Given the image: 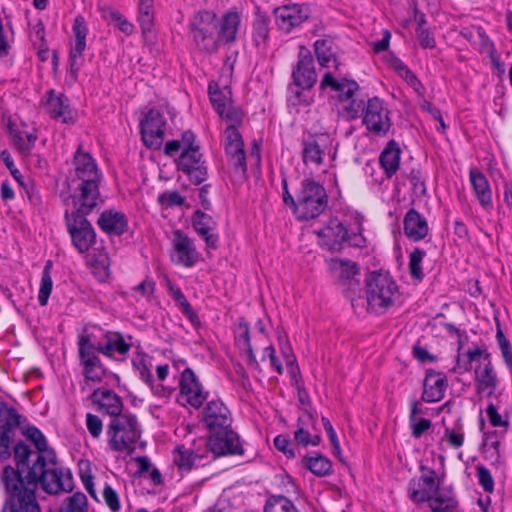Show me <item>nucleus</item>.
Returning a JSON list of instances; mask_svg holds the SVG:
<instances>
[{
	"label": "nucleus",
	"instance_id": "obj_1",
	"mask_svg": "<svg viewBox=\"0 0 512 512\" xmlns=\"http://www.w3.org/2000/svg\"><path fill=\"white\" fill-rule=\"evenodd\" d=\"M74 173L67 178L59 197L65 206L70 201H98L103 202L100 194L102 173L94 158L84 152L82 145L78 146L73 157Z\"/></svg>",
	"mask_w": 512,
	"mask_h": 512
},
{
	"label": "nucleus",
	"instance_id": "obj_2",
	"mask_svg": "<svg viewBox=\"0 0 512 512\" xmlns=\"http://www.w3.org/2000/svg\"><path fill=\"white\" fill-rule=\"evenodd\" d=\"M421 475L412 478L408 484V497L415 504L429 503L430 512H454L458 501L452 489L440 490V482L436 478V471L420 465Z\"/></svg>",
	"mask_w": 512,
	"mask_h": 512
},
{
	"label": "nucleus",
	"instance_id": "obj_3",
	"mask_svg": "<svg viewBox=\"0 0 512 512\" xmlns=\"http://www.w3.org/2000/svg\"><path fill=\"white\" fill-rule=\"evenodd\" d=\"M73 210L66 209L64 221L72 246L81 254L88 252L96 243V232L87 216L103 202L70 201Z\"/></svg>",
	"mask_w": 512,
	"mask_h": 512
},
{
	"label": "nucleus",
	"instance_id": "obj_4",
	"mask_svg": "<svg viewBox=\"0 0 512 512\" xmlns=\"http://www.w3.org/2000/svg\"><path fill=\"white\" fill-rule=\"evenodd\" d=\"M319 90L321 92L337 93L338 101L342 104L340 114L347 120H355L364 110V99L359 95L358 83L347 77H339L335 72L327 71L323 74Z\"/></svg>",
	"mask_w": 512,
	"mask_h": 512
},
{
	"label": "nucleus",
	"instance_id": "obj_5",
	"mask_svg": "<svg viewBox=\"0 0 512 512\" xmlns=\"http://www.w3.org/2000/svg\"><path fill=\"white\" fill-rule=\"evenodd\" d=\"M57 459L54 463L43 460L39 456L33 460L32 467L26 476L34 474V484L36 489L40 485L42 490L50 495H57L62 492H70L73 489V477L69 469L57 466Z\"/></svg>",
	"mask_w": 512,
	"mask_h": 512
},
{
	"label": "nucleus",
	"instance_id": "obj_6",
	"mask_svg": "<svg viewBox=\"0 0 512 512\" xmlns=\"http://www.w3.org/2000/svg\"><path fill=\"white\" fill-rule=\"evenodd\" d=\"M296 217L308 221L320 216L328 207V195L324 186L312 178L301 180L296 191Z\"/></svg>",
	"mask_w": 512,
	"mask_h": 512
},
{
	"label": "nucleus",
	"instance_id": "obj_7",
	"mask_svg": "<svg viewBox=\"0 0 512 512\" xmlns=\"http://www.w3.org/2000/svg\"><path fill=\"white\" fill-rule=\"evenodd\" d=\"M398 286L388 273L372 272L366 279V303L371 311L382 314L394 304Z\"/></svg>",
	"mask_w": 512,
	"mask_h": 512
},
{
	"label": "nucleus",
	"instance_id": "obj_8",
	"mask_svg": "<svg viewBox=\"0 0 512 512\" xmlns=\"http://www.w3.org/2000/svg\"><path fill=\"white\" fill-rule=\"evenodd\" d=\"M108 445L112 451H127L132 454L135 451V444L141 437L140 425L136 415L124 413L112 418L108 427Z\"/></svg>",
	"mask_w": 512,
	"mask_h": 512
},
{
	"label": "nucleus",
	"instance_id": "obj_9",
	"mask_svg": "<svg viewBox=\"0 0 512 512\" xmlns=\"http://www.w3.org/2000/svg\"><path fill=\"white\" fill-rule=\"evenodd\" d=\"M219 26V18L209 10H200L189 19V34L195 47L206 54L218 51L216 31Z\"/></svg>",
	"mask_w": 512,
	"mask_h": 512
},
{
	"label": "nucleus",
	"instance_id": "obj_10",
	"mask_svg": "<svg viewBox=\"0 0 512 512\" xmlns=\"http://www.w3.org/2000/svg\"><path fill=\"white\" fill-rule=\"evenodd\" d=\"M31 479H34V474L30 473L21 484L1 481L7 494L2 512H41L36 498V486Z\"/></svg>",
	"mask_w": 512,
	"mask_h": 512
},
{
	"label": "nucleus",
	"instance_id": "obj_11",
	"mask_svg": "<svg viewBox=\"0 0 512 512\" xmlns=\"http://www.w3.org/2000/svg\"><path fill=\"white\" fill-rule=\"evenodd\" d=\"M77 345L82 375L87 383L100 384L108 376H112L117 381L120 380L117 374L104 366L88 335H79Z\"/></svg>",
	"mask_w": 512,
	"mask_h": 512
},
{
	"label": "nucleus",
	"instance_id": "obj_12",
	"mask_svg": "<svg viewBox=\"0 0 512 512\" xmlns=\"http://www.w3.org/2000/svg\"><path fill=\"white\" fill-rule=\"evenodd\" d=\"M331 270L337 278V283L343 288L345 296L350 300L354 311H357L359 306L364 307V298L360 295V281L356 278L360 274L358 264L349 259L333 258Z\"/></svg>",
	"mask_w": 512,
	"mask_h": 512
},
{
	"label": "nucleus",
	"instance_id": "obj_13",
	"mask_svg": "<svg viewBox=\"0 0 512 512\" xmlns=\"http://www.w3.org/2000/svg\"><path fill=\"white\" fill-rule=\"evenodd\" d=\"M209 437L204 440L203 450L209 459L208 462L227 455H243L244 449L240 442L239 435L232 430L215 429L209 431Z\"/></svg>",
	"mask_w": 512,
	"mask_h": 512
},
{
	"label": "nucleus",
	"instance_id": "obj_14",
	"mask_svg": "<svg viewBox=\"0 0 512 512\" xmlns=\"http://www.w3.org/2000/svg\"><path fill=\"white\" fill-rule=\"evenodd\" d=\"M24 421L26 418L16 408L0 401V459L2 461L11 458V445L15 431Z\"/></svg>",
	"mask_w": 512,
	"mask_h": 512
},
{
	"label": "nucleus",
	"instance_id": "obj_15",
	"mask_svg": "<svg viewBox=\"0 0 512 512\" xmlns=\"http://www.w3.org/2000/svg\"><path fill=\"white\" fill-rule=\"evenodd\" d=\"M11 457H13L15 467L6 465L0 474V480L21 484L23 481H26V474H28L32 467L35 451L24 441L19 440L11 449Z\"/></svg>",
	"mask_w": 512,
	"mask_h": 512
},
{
	"label": "nucleus",
	"instance_id": "obj_16",
	"mask_svg": "<svg viewBox=\"0 0 512 512\" xmlns=\"http://www.w3.org/2000/svg\"><path fill=\"white\" fill-rule=\"evenodd\" d=\"M361 114H363V124L373 134L383 137L390 130L392 123L389 111L378 97L368 99L367 103L364 102V110L360 112Z\"/></svg>",
	"mask_w": 512,
	"mask_h": 512
},
{
	"label": "nucleus",
	"instance_id": "obj_17",
	"mask_svg": "<svg viewBox=\"0 0 512 512\" xmlns=\"http://www.w3.org/2000/svg\"><path fill=\"white\" fill-rule=\"evenodd\" d=\"M176 166L194 185H200L208 177L207 165L200 148L182 149Z\"/></svg>",
	"mask_w": 512,
	"mask_h": 512
},
{
	"label": "nucleus",
	"instance_id": "obj_18",
	"mask_svg": "<svg viewBox=\"0 0 512 512\" xmlns=\"http://www.w3.org/2000/svg\"><path fill=\"white\" fill-rule=\"evenodd\" d=\"M166 119L164 114L151 108L140 121L141 138L146 147L158 149L161 147L165 137Z\"/></svg>",
	"mask_w": 512,
	"mask_h": 512
},
{
	"label": "nucleus",
	"instance_id": "obj_19",
	"mask_svg": "<svg viewBox=\"0 0 512 512\" xmlns=\"http://www.w3.org/2000/svg\"><path fill=\"white\" fill-rule=\"evenodd\" d=\"M291 79L292 83L304 88H313L317 83V73L312 53L303 45L299 47L297 62L292 68Z\"/></svg>",
	"mask_w": 512,
	"mask_h": 512
},
{
	"label": "nucleus",
	"instance_id": "obj_20",
	"mask_svg": "<svg viewBox=\"0 0 512 512\" xmlns=\"http://www.w3.org/2000/svg\"><path fill=\"white\" fill-rule=\"evenodd\" d=\"M82 335H88L94 350L109 358H112L115 353L125 358L131 349V344L127 343L122 334L116 331H105L100 339H97L93 333H83Z\"/></svg>",
	"mask_w": 512,
	"mask_h": 512
},
{
	"label": "nucleus",
	"instance_id": "obj_21",
	"mask_svg": "<svg viewBox=\"0 0 512 512\" xmlns=\"http://www.w3.org/2000/svg\"><path fill=\"white\" fill-rule=\"evenodd\" d=\"M180 398L195 409H199L207 400L209 392L205 391L191 368H185L179 381Z\"/></svg>",
	"mask_w": 512,
	"mask_h": 512
},
{
	"label": "nucleus",
	"instance_id": "obj_22",
	"mask_svg": "<svg viewBox=\"0 0 512 512\" xmlns=\"http://www.w3.org/2000/svg\"><path fill=\"white\" fill-rule=\"evenodd\" d=\"M274 15L276 25L285 33L292 32L309 18L308 8L299 4L277 7L274 10Z\"/></svg>",
	"mask_w": 512,
	"mask_h": 512
},
{
	"label": "nucleus",
	"instance_id": "obj_23",
	"mask_svg": "<svg viewBox=\"0 0 512 512\" xmlns=\"http://www.w3.org/2000/svg\"><path fill=\"white\" fill-rule=\"evenodd\" d=\"M202 414V421L209 431L227 429L231 426V413L221 400L208 401Z\"/></svg>",
	"mask_w": 512,
	"mask_h": 512
},
{
	"label": "nucleus",
	"instance_id": "obj_24",
	"mask_svg": "<svg viewBox=\"0 0 512 512\" xmlns=\"http://www.w3.org/2000/svg\"><path fill=\"white\" fill-rule=\"evenodd\" d=\"M172 241L176 262L184 267H192L200 260V253L197 251L193 241L181 230H175Z\"/></svg>",
	"mask_w": 512,
	"mask_h": 512
},
{
	"label": "nucleus",
	"instance_id": "obj_25",
	"mask_svg": "<svg viewBox=\"0 0 512 512\" xmlns=\"http://www.w3.org/2000/svg\"><path fill=\"white\" fill-rule=\"evenodd\" d=\"M46 95L45 108L52 119L61 120L68 124L75 122V114L70 107L67 96L62 93L57 95L54 89L47 91Z\"/></svg>",
	"mask_w": 512,
	"mask_h": 512
},
{
	"label": "nucleus",
	"instance_id": "obj_26",
	"mask_svg": "<svg viewBox=\"0 0 512 512\" xmlns=\"http://www.w3.org/2000/svg\"><path fill=\"white\" fill-rule=\"evenodd\" d=\"M319 236L324 239L325 245L332 252L340 251L344 243L350 242L348 229L338 218L330 219L319 232Z\"/></svg>",
	"mask_w": 512,
	"mask_h": 512
},
{
	"label": "nucleus",
	"instance_id": "obj_27",
	"mask_svg": "<svg viewBox=\"0 0 512 512\" xmlns=\"http://www.w3.org/2000/svg\"><path fill=\"white\" fill-rule=\"evenodd\" d=\"M241 25V15L236 10H229L219 18V26L216 31L218 49L220 46L229 45L236 41Z\"/></svg>",
	"mask_w": 512,
	"mask_h": 512
},
{
	"label": "nucleus",
	"instance_id": "obj_28",
	"mask_svg": "<svg viewBox=\"0 0 512 512\" xmlns=\"http://www.w3.org/2000/svg\"><path fill=\"white\" fill-rule=\"evenodd\" d=\"M93 404H97L99 410L105 411L112 418L123 415V403L121 398L112 390L97 388L89 396Z\"/></svg>",
	"mask_w": 512,
	"mask_h": 512
},
{
	"label": "nucleus",
	"instance_id": "obj_29",
	"mask_svg": "<svg viewBox=\"0 0 512 512\" xmlns=\"http://www.w3.org/2000/svg\"><path fill=\"white\" fill-rule=\"evenodd\" d=\"M97 225L108 236H121L129 228L126 215L113 209L103 211L97 220Z\"/></svg>",
	"mask_w": 512,
	"mask_h": 512
},
{
	"label": "nucleus",
	"instance_id": "obj_30",
	"mask_svg": "<svg viewBox=\"0 0 512 512\" xmlns=\"http://www.w3.org/2000/svg\"><path fill=\"white\" fill-rule=\"evenodd\" d=\"M475 391L477 394H485L492 397L499 386V379L493 364L485 363L475 368Z\"/></svg>",
	"mask_w": 512,
	"mask_h": 512
},
{
	"label": "nucleus",
	"instance_id": "obj_31",
	"mask_svg": "<svg viewBox=\"0 0 512 512\" xmlns=\"http://www.w3.org/2000/svg\"><path fill=\"white\" fill-rule=\"evenodd\" d=\"M301 144V156L305 165L320 166L323 164V157L327 148L326 139L323 136L309 135L302 139Z\"/></svg>",
	"mask_w": 512,
	"mask_h": 512
},
{
	"label": "nucleus",
	"instance_id": "obj_32",
	"mask_svg": "<svg viewBox=\"0 0 512 512\" xmlns=\"http://www.w3.org/2000/svg\"><path fill=\"white\" fill-rule=\"evenodd\" d=\"M447 379L440 373L428 370L423 382L421 400L427 403L439 402L444 398Z\"/></svg>",
	"mask_w": 512,
	"mask_h": 512
},
{
	"label": "nucleus",
	"instance_id": "obj_33",
	"mask_svg": "<svg viewBox=\"0 0 512 512\" xmlns=\"http://www.w3.org/2000/svg\"><path fill=\"white\" fill-rule=\"evenodd\" d=\"M192 226L203 238L208 248L216 249L218 247L219 237L213 233L216 228V222L210 215L202 210H196L192 217Z\"/></svg>",
	"mask_w": 512,
	"mask_h": 512
},
{
	"label": "nucleus",
	"instance_id": "obj_34",
	"mask_svg": "<svg viewBox=\"0 0 512 512\" xmlns=\"http://www.w3.org/2000/svg\"><path fill=\"white\" fill-rule=\"evenodd\" d=\"M403 229L405 236L414 242L423 240L429 232L427 220L414 208L406 212Z\"/></svg>",
	"mask_w": 512,
	"mask_h": 512
},
{
	"label": "nucleus",
	"instance_id": "obj_35",
	"mask_svg": "<svg viewBox=\"0 0 512 512\" xmlns=\"http://www.w3.org/2000/svg\"><path fill=\"white\" fill-rule=\"evenodd\" d=\"M22 435L31 441L35 446V459L42 456L43 460H48L54 463L56 460V452L53 448L49 447L45 435L34 425H28L22 430Z\"/></svg>",
	"mask_w": 512,
	"mask_h": 512
},
{
	"label": "nucleus",
	"instance_id": "obj_36",
	"mask_svg": "<svg viewBox=\"0 0 512 512\" xmlns=\"http://www.w3.org/2000/svg\"><path fill=\"white\" fill-rule=\"evenodd\" d=\"M175 452L177 455L174 458V462L180 471L188 472L194 467L205 465L206 462L204 461L209 460L201 447L187 449L184 446H179Z\"/></svg>",
	"mask_w": 512,
	"mask_h": 512
},
{
	"label": "nucleus",
	"instance_id": "obj_37",
	"mask_svg": "<svg viewBox=\"0 0 512 512\" xmlns=\"http://www.w3.org/2000/svg\"><path fill=\"white\" fill-rule=\"evenodd\" d=\"M469 179L473 191L484 209L492 208V192L486 176L477 168L469 171Z\"/></svg>",
	"mask_w": 512,
	"mask_h": 512
},
{
	"label": "nucleus",
	"instance_id": "obj_38",
	"mask_svg": "<svg viewBox=\"0 0 512 512\" xmlns=\"http://www.w3.org/2000/svg\"><path fill=\"white\" fill-rule=\"evenodd\" d=\"M314 51L317 58L318 63L322 67H335V72L339 70L340 63L336 57V46L332 39L330 38H322L318 39L314 42Z\"/></svg>",
	"mask_w": 512,
	"mask_h": 512
},
{
	"label": "nucleus",
	"instance_id": "obj_39",
	"mask_svg": "<svg viewBox=\"0 0 512 512\" xmlns=\"http://www.w3.org/2000/svg\"><path fill=\"white\" fill-rule=\"evenodd\" d=\"M401 149L395 140H390L379 156V163L387 178H391L399 169Z\"/></svg>",
	"mask_w": 512,
	"mask_h": 512
},
{
	"label": "nucleus",
	"instance_id": "obj_40",
	"mask_svg": "<svg viewBox=\"0 0 512 512\" xmlns=\"http://www.w3.org/2000/svg\"><path fill=\"white\" fill-rule=\"evenodd\" d=\"M137 21L140 25L143 38L150 37L154 28V0L138 1Z\"/></svg>",
	"mask_w": 512,
	"mask_h": 512
},
{
	"label": "nucleus",
	"instance_id": "obj_41",
	"mask_svg": "<svg viewBox=\"0 0 512 512\" xmlns=\"http://www.w3.org/2000/svg\"><path fill=\"white\" fill-rule=\"evenodd\" d=\"M302 463L311 473L318 477H326L333 473L332 462L318 452L304 456Z\"/></svg>",
	"mask_w": 512,
	"mask_h": 512
},
{
	"label": "nucleus",
	"instance_id": "obj_42",
	"mask_svg": "<svg viewBox=\"0 0 512 512\" xmlns=\"http://www.w3.org/2000/svg\"><path fill=\"white\" fill-rule=\"evenodd\" d=\"M312 88H304L289 83L287 87V106L297 108L299 106H310L313 103Z\"/></svg>",
	"mask_w": 512,
	"mask_h": 512
},
{
	"label": "nucleus",
	"instance_id": "obj_43",
	"mask_svg": "<svg viewBox=\"0 0 512 512\" xmlns=\"http://www.w3.org/2000/svg\"><path fill=\"white\" fill-rule=\"evenodd\" d=\"M74 35V44L71 46L70 51H74L76 55H83L86 49V37L89 29L84 16L77 15L74 19L72 26Z\"/></svg>",
	"mask_w": 512,
	"mask_h": 512
},
{
	"label": "nucleus",
	"instance_id": "obj_44",
	"mask_svg": "<svg viewBox=\"0 0 512 512\" xmlns=\"http://www.w3.org/2000/svg\"><path fill=\"white\" fill-rule=\"evenodd\" d=\"M102 18L114 24L126 36L134 33L135 26L120 11L107 7L102 9Z\"/></svg>",
	"mask_w": 512,
	"mask_h": 512
},
{
	"label": "nucleus",
	"instance_id": "obj_45",
	"mask_svg": "<svg viewBox=\"0 0 512 512\" xmlns=\"http://www.w3.org/2000/svg\"><path fill=\"white\" fill-rule=\"evenodd\" d=\"M171 296L174 301L178 304L181 312L188 318L190 323L197 327L200 326L201 322L197 313L193 310L191 304L186 299L182 290L178 287H170Z\"/></svg>",
	"mask_w": 512,
	"mask_h": 512
},
{
	"label": "nucleus",
	"instance_id": "obj_46",
	"mask_svg": "<svg viewBox=\"0 0 512 512\" xmlns=\"http://www.w3.org/2000/svg\"><path fill=\"white\" fill-rule=\"evenodd\" d=\"M263 512H299L295 504L284 495H270Z\"/></svg>",
	"mask_w": 512,
	"mask_h": 512
},
{
	"label": "nucleus",
	"instance_id": "obj_47",
	"mask_svg": "<svg viewBox=\"0 0 512 512\" xmlns=\"http://www.w3.org/2000/svg\"><path fill=\"white\" fill-rule=\"evenodd\" d=\"M225 152L228 158L245 152L242 136L234 127L225 130Z\"/></svg>",
	"mask_w": 512,
	"mask_h": 512
},
{
	"label": "nucleus",
	"instance_id": "obj_48",
	"mask_svg": "<svg viewBox=\"0 0 512 512\" xmlns=\"http://www.w3.org/2000/svg\"><path fill=\"white\" fill-rule=\"evenodd\" d=\"M269 20L265 16H258L253 22L252 39L257 47H266L269 40Z\"/></svg>",
	"mask_w": 512,
	"mask_h": 512
},
{
	"label": "nucleus",
	"instance_id": "obj_49",
	"mask_svg": "<svg viewBox=\"0 0 512 512\" xmlns=\"http://www.w3.org/2000/svg\"><path fill=\"white\" fill-rule=\"evenodd\" d=\"M52 261L48 260L43 268L40 288L38 293V302L41 306H46L49 296L52 292L53 281L51 278Z\"/></svg>",
	"mask_w": 512,
	"mask_h": 512
},
{
	"label": "nucleus",
	"instance_id": "obj_50",
	"mask_svg": "<svg viewBox=\"0 0 512 512\" xmlns=\"http://www.w3.org/2000/svg\"><path fill=\"white\" fill-rule=\"evenodd\" d=\"M425 256L426 252L419 247L414 248V250L409 254L408 268L410 276L419 282L424 278L421 263Z\"/></svg>",
	"mask_w": 512,
	"mask_h": 512
},
{
	"label": "nucleus",
	"instance_id": "obj_51",
	"mask_svg": "<svg viewBox=\"0 0 512 512\" xmlns=\"http://www.w3.org/2000/svg\"><path fill=\"white\" fill-rule=\"evenodd\" d=\"M497 332H496V340L501 350V354L503 360L507 366V368L512 371V347L510 341L505 336L504 332L500 327V323L496 320Z\"/></svg>",
	"mask_w": 512,
	"mask_h": 512
},
{
	"label": "nucleus",
	"instance_id": "obj_52",
	"mask_svg": "<svg viewBox=\"0 0 512 512\" xmlns=\"http://www.w3.org/2000/svg\"><path fill=\"white\" fill-rule=\"evenodd\" d=\"M406 178L410 181L412 186L413 194L417 198H422L426 196L427 189L425 180L422 176V173L419 169L412 168L409 173L406 174Z\"/></svg>",
	"mask_w": 512,
	"mask_h": 512
},
{
	"label": "nucleus",
	"instance_id": "obj_53",
	"mask_svg": "<svg viewBox=\"0 0 512 512\" xmlns=\"http://www.w3.org/2000/svg\"><path fill=\"white\" fill-rule=\"evenodd\" d=\"M218 115L223 120L230 123L228 127H234L235 129H238V127L242 124L243 113L241 109L233 106L232 103L227 105L223 110H220Z\"/></svg>",
	"mask_w": 512,
	"mask_h": 512
},
{
	"label": "nucleus",
	"instance_id": "obj_54",
	"mask_svg": "<svg viewBox=\"0 0 512 512\" xmlns=\"http://www.w3.org/2000/svg\"><path fill=\"white\" fill-rule=\"evenodd\" d=\"M478 484L482 487L484 492L493 493L494 491V479L491 471L483 464H477L475 467Z\"/></svg>",
	"mask_w": 512,
	"mask_h": 512
},
{
	"label": "nucleus",
	"instance_id": "obj_55",
	"mask_svg": "<svg viewBox=\"0 0 512 512\" xmlns=\"http://www.w3.org/2000/svg\"><path fill=\"white\" fill-rule=\"evenodd\" d=\"M61 512H87V497L82 492H76L67 499V504Z\"/></svg>",
	"mask_w": 512,
	"mask_h": 512
},
{
	"label": "nucleus",
	"instance_id": "obj_56",
	"mask_svg": "<svg viewBox=\"0 0 512 512\" xmlns=\"http://www.w3.org/2000/svg\"><path fill=\"white\" fill-rule=\"evenodd\" d=\"M208 93L213 108L217 113L231 103L216 84L214 86L209 84Z\"/></svg>",
	"mask_w": 512,
	"mask_h": 512
},
{
	"label": "nucleus",
	"instance_id": "obj_57",
	"mask_svg": "<svg viewBox=\"0 0 512 512\" xmlns=\"http://www.w3.org/2000/svg\"><path fill=\"white\" fill-rule=\"evenodd\" d=\"M158 202L167 207L182 206L185 203V198L177 190H172L160 194Z\"/></svg>",
	"mask_w": 512,
	"mask_h": 512
},
{
	"label": "nucleus",
	"instance_id": "obj_58",
	"mask_svg": "<svg viewBox=\"0 0 512 512\" xmlns=\"http://www.w3.org/2000/svg\"><path fill=\"white\" fill-rule=\"evenodd\" d=\"M409 425L412 436L416 439H419L432 427V422L427 418H415L409 420Z\"/></svg>",
	"mask_w": 512,
	"mask_h": 512
},
{
	"label": "nucleus",
	"instance_id": "obj_59",
	"mask_svg": "<svg viewBox=\"0 0 512 512\" xmlns=\"http://www.w3.org/2000/svg\"><path fill=\"white\" fill-rule=\"evenodd\" d=\"M103 498L106 505L112 512L120 510V500L117 492L108 484L105 485L103 490Z\"/></svg>",
	"mask_w": 512,
	"mask_h": 512
},
{
	"label": "nucleus",
	"instance_id": "obj_60",
	"mask_svg": "<svg viewBox=\"0 0 512 512\" xmlns=\"http://www.w3.org/2000/svg\"><path fill=\"white\" fill-rule=\"evenodd\" d=\"M86 427L93 438L98 439L102 433V420L92 413L86 414Z\"/></svg>",
	"mask_w": 512,
	"mask_h": 512
},
{
	"label": "nucleus",
	"instance_id": "obj_61",
	"mask_svg": "<svg viewBox=\"0 0 512 512\" xmlns=\"http://www.w3.org/2000/svg\"><path fill=\"white\" fill-rule=\"evenodd\" d=\"M274 446L277 450H279L280 452L285 454L286 457H288V458L295 457V452H294L293 448H291V440L289 439V437L287 435H283V434L277 435L274 438Z\"/></svg>",
	"mask_w": 512,
	"mask_h": 512
},
{
	"label": "nucleus",
	"instance_id": "obj_62",
	"mask_svg": "<svg viewBox=\"0 0 512 512\" xmlns=\"http://www.w3.org/2000/svg\"><path fill=\"white\" fill-rule=\"evenodd\" d=\"M417 38L419 40V44L424 49H433L436 47V40L428 28L416 29Z\"/></svg>",
	"mask_w": 512,
	"mask_h": 512
},
{
	"label": "nucleus",
	"instance_id": "obj_63",
	"mask_svg": "<svg viewBox=\"0 0 512 512\" xmlns=\"http://www.w3.org/2000/svg\"><path fill=\"white\" fill-rule=\"evenodd\" d=\"M486 415L490 424L494 427H508L509 423L507 420H503L501 415L498 413L497 408L493 403H490L486 408Z\"/></svg>",
	"mask_w": 512,
	"mask_h": 512
},
{
	"label": "nucleus",
	"instance_id": "obj_64",
	"mask_svg": "<svg viewBox=\"0 0 512 512\" xmlns=\"http://www.w3.org/2000/svg\"><path fill=\"white\" fill-rule=\"evenodd\" d=\"M10 134L12 138V143L18 151L23 154L27 155V147H26V140H25V132H22L18 129L10 128Z\"/></svg>",
	"mask_w": 512,
	"mask_h": 512
}]
</instances>
